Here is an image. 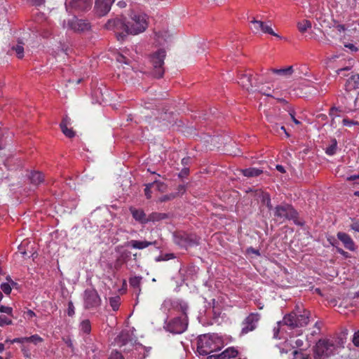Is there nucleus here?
Returning a JSON list of instances; mask_svg holds the SVG:
<instances>
[{
	"label": "nucleus",
	"instance_id": "obj_58",
	"mask_svg": "<svg viewBox=\"0 0 359 359\" xmlns=\"http://www.w3.org/2000/svg\"><path fill=\"white\" fill-rule=\"evenodd\" d=\"M27 316L29 317V318H33L36 316L35 313L32 311V310H28L27 311Z\"/></svg>",
	"mask_w": 359,
	"mask_h": 359
},
{
	"label": "nucleus",
	"instance_id": "obj_29",
	"mask_svg": "<svg viewBox=\"0 0 359 359\" xmlns=\"http://www.w3.org/2000/svg\"><path fill=\"white\" fill-rule=\"evenodd\" d=\"M298 29L300 32H305L309 28L311 27V22L309 20H304L297 24Z\"/></svg>",
	"mask_w": 359,
	"mask_h": 359
},
{
	"label": "nucleus",
	"instance_id": "obj_16",
	"mask_svg": "<svg viewBox=\"0 0 359 359\" xmlns=\"http://www.w3.org/2000/svg\"><path fill=\"white\" fill-rule=\"evenodd\" d=\"M129 210L135 221L142 224L148 223V216H147L143 210L130 207Z\"/></svg>",
	"mask_w": 359,
	"mask_h": 359
},
{
	"label": "nucleus",
	"instance_id": "obj_36",
	"mask_svg": "<svg viewBox=\"0 0 359 359\" xmlns=\"http://www.w3.org/2000/svg\"><path fill=\"white\" fill-rule=\"evenodd\" d=\"M12 320L4 316H0V326H4L5 325H11Z\"/></svg>",
	"mask_w": 359,
	"mask_h": 359
},
{
	"label": "nucleus",
	"instance_id": "obj_35",
	"mask_svg": "<svg viewBox=\"0 0 359 359\" xmlns=\"http://www.w3.org/2000/svg\"><path fill=\"white\" fill-rule=\"evenodd\" d=\"M343 125L345 126H359V122L357 121L350 120L348 118H345L342 121Z\"/></svg>",
	"mask_w": 359,
	"mask_h": 359
},
{
	"label": "nucleus",
	"instance_id": "obj_13",
	"mask_svg": "<svg viewBox=\"0 0 359 359\" xmlns=\"http://www.w3.org/2000/svg\"><path fill=\"white\" fill-rule=\"evenodd\" d=\"M67 27L74 32H85L90 28V25L87 21L79 20L76 17H73L72 19L68 20Z\"/></svg>",
	"mask_w": 359,
	"mask_h": 359
},
{
	"label": "nucleus",
	"instance_id": "obj_41",
	"mask_svg": "<svg viewBox=\"0 0 359 359\" xmlns=\"http://www.w3.org/2000/svg\"><path fill=\"white\" fill-rule=\"evenodd\" d=\"M189 174V167H184L182 170L178 174L179 177L184 178L186 177Z\"/></svg>",
	"mask_w": 359,
	"mask_h": 359
},
{
	"label": "nucleus",
	"instance_id": "obj_64",
	"mask_svg": "<svg viewBox=\"0 0 359 359\" xmlns=\"http://www.w3.org/2000/svg\"><path fill=\"white\" fill-rule=\"evenodd\" d=\"M6 280H7V283H9L13 280L10 276H7L6 278Z\"/></svg>",
	"mask_w": 359,
	"mask_h": 359
},
{
	"label": "nucleus",
	"instance_id": "obj_51",
	"mask_svg": "<svg viewBox=\"0 0 359 359\" xmlns=\"http://www.w3.org/2000/svg\"><path fill=\"white\" fill-rule=\"evenodd\" d=\"M351 228L353 231L359 232V221L354 222L353 224H351Z\"/></svg>",
	"mask_w": 359,
	"mask_h": 359
},
{
	"label": "nucleus",
	"instance_id": "obj_61",
	"mask_svg": "<svg viewBox=\"0 0 359 359\" xmlns=\"http://www.w3.org/2000/svg\"><path fill=\"white\" fill-rule=\"evenodd\" d=\"M155 259H156V262L165 261L164 258H163V255H160V256L156 257Z\"/></svg>",
	"mask_w": 359,
	"mask_h": 359
},
{
	"label": "nucleus",
	"instance_id": "obj_12",
	"mask_svg": "<svg viewBox=\"0 0 359 359\" xmlns=\"http://www.w3.org/2000/svg\"><path fill=\"white\" fill-rule=\"evenodd\" d=\"M250 22L252 25L251 29L255 33H259L261 32L262 33L269 34L280 38V36L273 32L271 24L269 25L268 23H265L262 20H255V18H252Z\"/></svg>",
	"mask_w": 359,
	"mask_h": 359
},
{
	"label": "nucleus",
	"instance_id": "obj_1",
	"mask_svg": "<svg viewBox=\"0 0 359 359\" xmlns=\"http://www.w3.org/2000/svg\"><path fill=\"white\" fill-rule=\"evenodd\" d=\"M148 23L145 15L135 14L130 21L125 22L120 19L109 20L105 27L108 29H114L118 41L123 40L128 34H138L147 28Z\"/></svg>",
	"mask_w": 359,
	"mask_h": 359
},
{
	"label": "nucleus",
	"instance_id": "obj_18",
	"mask_svg": "<svg viewBox=\"0 0 359 359\" xmlns=\"http://www.w3.org/2000/svg\"><path fill=\"white\" fill-rule=\"evenodd\" d=\"M359 88V74H352L345 83V90L347 92L355 90Z\"/></svg>",
	"mask_w": 359,
	"mask_h": 359
},
{
	"label": "nucleus",
	"instance_id": "obj_15",
	"mask_svg": "<svg viewBox=\"0 0 359 359\" xmlns=\"http://www.w3.org/2000/svg\"><path fill=\"white\" fill-rule=\"evenodd\" d=\"M238 79V83L243 88L248 91H254L255 83H252V75L250 74H242L239 75Z\"/></svg>",
	"mask_w": 359,
	"mask_h": 359
},
{
	"label": "nucleus",
	"instance_id": "obj_27",
	"mask_svg": "<svg viewBox=\"0 0 359 359\" xmlns=\"http://www.w3.org/2000/svg\"><path fill=\"white\" fill-rule=\"evenodd\" d=\"M31 182L34 184H39L43 181V175L40 172H34L30 176Z\"/></svg>",
	"mask_w": 359,
	"mask_h": 359
},
{
	"label": "nucleus",
	"instance_id": "obj_48",
	"mask_svg": "<svg viewBox=\"0 0 359 359\" xmlns=\"http://www.w3.org/2000/svg\"><path fill=\"white\" fill-rule=\"evenodd\" d=\"M152 184H154V185H156L157 189L162 191H163V189L165 187V184L159 181L156 180Z\"/></svg>",
	"mask_w": 359,
	"mask_h": 359
},
{
	"label": "nucleus",
	"instance_id": "obj_31",
	"mask_svg": "<svg viewBox=\"0 0 359 359\" xmlns=\"http://www.w3.org/2000/svg\"><path fill=\"white\" fill-rule=\"evenodd\" d=\"M12 50H15L16 55L19 59H21L24 57V48L21 44L18 43L15 46H13L12 47Z\"/></svg>",
	"mask_w": 359,
	"mask_h": 359
},
{
	"label": "nucleus",
	"instance_id": "obj_59",
	"mask_svg": "<svg viewBox=\"0 0 359 359\" xmlns=\"http://www.w3.org/2000/svg\"><path fill=\"white\" fill-rule=\"evenodd\" d=\"M266 206L267 208L271 210L272 209V205L271 203V199H270V197L268 196L267 197V203H266Z\"/></svg>",
	"mask_w": 359,
	"mask_h": 359
},
{
	"label": "nucleus",
	"instance_id": "obj_37",
	"mask_svg": "<svg viewBox=\"0 0 359 359\" xmlns=\"http://www.w3.org/2000/svg\"><path fill=\"white\" fill-rule=\"evenodd\" d=\"M154 186V184H148L144 189V194L147 198L149 199L151 198V188Z\"/></svg>",
	"mask_w": 359,
	"mask_h": 359
},
{
	"label": "nucleus",
	"instance_id": "obj_17",
	"mask_svg": "<svg viewBox=\"0 0 359 359\" xmlns=\"http://www.w3.org/2000/svg\"><path fill=\"white\" fill-rule=\"evenodd\" d=\"M158 243L157 241H137L131 240L127 243V246L134 249L143 250L150 245H156Z\"/></svg>",
	"mask_w": 359,
	"mask_h": 359
},
{
	"label": "nucleus",
	"instance_id": "obj_54",
	"mask_svg": "<svg viewBox=\"0 0 359 359\" xmlns=\"http://www.w3.org/2000/svg\"><path fill=\"white\" fill-rule=\"evenodd\" d=\"M178 193L183 194L186 191V187L184 185H179L177 187Z\"/></svg>",
	"mask_w": 359,
	"mask_h": 359
},
{
	"label": "nucleus",
	"instance_id": "obj_44",
	"mask_svg": "<svg viewBox=\"0 0 359 359\" xmlns=\"http://www.w3.org/2000/svg\"><path fill=\"white\" fill-rule=\"evenodd\" d=\"M27 341H28V337H25L15 338L11 342L12 344H13V343L24 344V343L27 342Z\"/></svg>",
	"mask_w": 359,
	"mask_h": 359
},
{
	"label": "nucleus",
	"instance_id": "obj_11",
	"mask_svg": "<svg viewBox=\"0 0 359 359\" xmlns=\"http://www.w3.org/2000/svg\"><path fill=\"white\" fill-rule=\"evenodd\" d=\"M93 0H72L65 4L67 10L74 12H86L92 8Z\"/></svg>",
	"mask_w": 359,
	"mask_h": 359
},
{
	"label": "nucleus",
	"instance_id": "obj_60",
	"mask_svg": "<svg viewBox=\"0 0 359 359\" xmlns=\"http://www.w3.org/2000/svg\"><path fill=\"white\" fill-rule=\"evenodd\" d=\"M349 69H350L349 67L339 69L337 70V74H340L341 72H343L344 71H348Z\"/></svg>",
	"mask_w": 359,
	"mask_h": 359
},
{
	"label": "nucleus",
	"instance_id": "obj_6",
	"mask_svg": "<svg viewBox=\"0 0 359 359\" xmlns=\"http://www.w3.org/2000/svg\"><path fill=\"white\" fill-rule=\"evenodd\" d=\"M273 216L277 221L282 223L286 220H295L298 217V213L291 205L284 203L275 207Z\"/></svg>",
	"mask_w": 359,
	"mask_h": 359
},
{
	"label": "nucleus",
	"instance_id": "obj_21",
	"mask_svg": "<svg viewBox=\"0 0 359 359\" xmlns=\"http://www.w3.org/2000/svg\"><path fill=\"white\" fill-rule=\"evenodd\" d=\"M254 91H258L262 95H264L268 97H273L272 93H273V90H271L270 87L265 86H260L259 82L255 83V90Z\"/></svg>",
	"mask_w": 359,
	"mask_h": 359
},
{
	"label": "nucleus",
	"instance_id": "obj_22",
	"mask_svg": "<svg viewBox=\"0 0 359 359\" xmlns=\"http://www.w3.org/2000/svg\"><path fill=\"white\" fill-rule=\"evenodd\" d=\"M79 331L83 334H86V337H90L91 332V323L88 319L83 320L79 324Z\"/></svg>",
	"mask_w": 359,
	"mask_h": 359
},
{
	"label": "nucleus",
	"instance_id": "obj_56",
	"mask_svg": "<svg viewBox=\"0 0 359 359\" xmlns=\"http://www.w3.org/2000/svg\"><path fill=\"white\" fill-rule=\"evenodd\" d=\"M290 116H291V118L293 121V122L296 124V125H299L301 124V122L299 121L297 118H295L294 117V113H290Z\"/></svg>",
	"mask_w": 359,
	"mask_h": 359
},
{
	"label": "nucleus",
	"instance_id": "obj_30",
	"mask_svg": "<svg viewBox=\"0 0 359 359\" xmlns=\"http://www.w3.org/2000/svg\"><path fill=\"white\" fill-rule=\"evenodd\" d=\"M121 304V298L119 296H116L109 298V304L112 309L116 311L119 309Z\"/></svg>",
	"mask_w": 359,
	"mask_h": 359
},
{
	"label": "nucleus",
	"instance_id": "obj_55",
	"mask_svg": "<svg viewBox=\"0 0 359 359\" xmlns=\"http://www.w3.org/2000/svg\"><path fill=\"white\" fill-rule=\"evenodd\" d=\"M346 180L348 181H354L356 180H359V175H351V176L348 177Z\"/></svg>",
	"mask_w": 359,
	"mask_h": 359
},
{
	"label": "nucleus",
	"instance_id": "obj_4",
	"mask_svg": "<svg viewBox=\"0 0 359 359\" xmlns=\"http://www.w3.org/2000/svg\"><path fill=\"white\" fill-rule=\"evenodd\" d=\"M336 345L328 339H319L313 347L314 359H327L334 354Z\"/></svg>",
	"mask_w": 359,
	"mask_h": 359
},
{
	"label": "nucleus",
	"instance_id": "obj_14",
	"mask_svg": "<svg viewBox=\"0 0 359 359\" xmlns=\"http://www.w3.org/2000/svg\"><path fill=\"white\" fill-rule=\"evenodd\" d=\"M115 0H95V9L100 15H106Z\"/></svg>",
	"mask_w": 359,
	"mask_h": 359
},
{
	"label": "nucleus",
	"instance_id": "obj_53",
	"mask_svg": "<svg viewBox=\"0 0 359 359\" xmlns=\"http://www.w3.org/2000/svg\"><path fill=\"white\" fill-rule=\"evenodd\" d=\"M163 258L165 261H168L169 259L175 258V256L172 253H168L163 255Z\"/></svg>",
	"mask_w": 359,
	"mask_h": 359
},
{
	"label": "nucleus",
	"instance_id": "obj_7",
	"mask_svg": "<svg viewBox=\"0 0 359 359\" xmlns=\"http://www.w3.org/2000/svg\"><path fill=\"white\" fill-rule=\"evenodd\" d=\"M166 56L165 50L159 49L150 56V62L152 66V74L156 78H161L164 74V59Z\"/></svg>",
	"mask_w": 359,
	"mask_h": 359
},
{
	"label": "nucleus",
	"instance_id": "obj_50",
	"mask_svg": "<svg viewBox=\"0 0 359 359\" xmlns=\"http://www.w3.org/2000/svg\"><path fill=\"white\" fill-rule=\"evenodd\" d=\"M292 343L297 348H301L304 345V341L301 339H296L292 341Z\"/></svg>",
	"mask_w": 359,
	"mask_h": 359
},
{
	"label": "nucleus",
	"instance_id": "obj_33",
	"mask_svg": "<svg viewBox=\"0 0 359 359\" xmlns=\"http://www.w3.org/2000/svg\"><path fill=\"white\" fill-rule=\"evenodd\" d=\"M142 278L140 276L131 277L129 279L130 285L134 288H139L140 285Z\"/></svg>",
	"mask_w": 359,
	"mask_h": 359
},
{
	"label": "nucleus",
	"instance_id": "obj_5",
	"mask_svg": "<svg viewBox=\"0 0 359 359\" xmlns=\"http://www.w3.org/2000/svg\"><path fill=\"white\" fill-rule=\"evenodd\" d=\"M173 241L181 248L187 249L199 244V238L195 233L177 231L173 233Z\"/></svg>",
	"mask_w": 359,
	"mask_h": 359
},
{
	"label": "nucleus",
	"instance_id": "obj_23",
	"mask_svg": "<svg viewBox=\"0 0 359 359\" xmlns=\"http://www.w3.org/2000/svg\"><path fill=\"white\" fill-rule=\"evenodd\" d=\"M168 218V215L167 213L154 212L148 215V222H159L161 220L166 219Z\"/></svg>",
	"mask_w": 359,
	"mask_h": 359
},
{
	"label": "nucleus",
	"instance_id": "obj_63",
	"mask_svg": "<svg viewBox=\"0 0 359 359\" xmlns=\"http://www.w3.org/2000/svg\"><path fill=\"white\" fill-rule=\"evenodd\" d=\"M4 350V344L2 343H0V353L3 352Z\"/></svg>",
	"mask_w": 359,
	"mask_h": 359
},
{
	"label": "nucleus",
	"instance_id": "obj_24",
	"mask_svg": "<svg viewBox=\"0 0 359 359\" xmlns=\"http://www.w3.org/2000/svg\"><path fill=\"white\" fill-rule=\"evenodd\" d=\"M270 71H271L273 73L276 74L283 76L285 77L290 76L294 72L292 66H289L286 68L283 69H270Z\"/></svg>",
	"mask_w": 359,
	"mask_h": 359
},
{
	"label": "nucleus",
	"instance_id": "obj_57",
	"mask_svg": "<svg viewBox=\"0 0 359 359\" xmlns=\"http://www.w3.org/2000/svg\"><path fill=\"white\" fill-rule=\"evenodd\" d=\"M276 169H277L278 171H279V172H280L282 173L285 172V170L284 167L283 165H276Z\"/></svg>",
	"mask_w": 359,
	"mask_h": 359
},
{
	"label": "nucleus",
	"instance_id": "obj_40",
	"mask_svg": "<svg viewBox=\"0 0 359 359\" xmlns=\"http://www.w3.org/2000/svg\"><path fill=\"white\" fill-rule=\"evenodd\" d=\"M0 312L5 313H7L8 315L12 316L13 309L10 306H1Z\"/></svg>",
	"mask_w": 359,
	"mask_h": 359
},
{
	"label": "nucleus",
	"instance_id": "obj_43",
	"mask_svg": "<svg viewBox=\"0 0 359 359\" xmlns=\"http://www.w3.org/2000/svg\"><path fill=\"white\" fill-rule=\"evenodd\" d=\"M21 351H22L24 357H25L26 358H29V359L31 358V353H30L29 349L27 347L22 346L21 347Z\"/></svg>",
	"mask_w": 359,
	"mask_h": 359
},
{
	"label": "nucleus",
	"instance_id": "obj_42",
	"mask_svg": "<svg viewBox=\"0 0 359 359\" xmlns=\"http://www.w3.org/2000/svg\"><path fill=\"white\" fill-rule=\"evenodd\" d=\"M75 313L74 306L72 302L68 303L67 314L69 316H73Z\"/></svg>",
	"mask_w": 359,
	"mask_h": 359
},
{
	"label": "nucleus",
	"instance_id": "obj_20",
	"mask_svg": "<svg viewBox=\"0 0 359 359\" xmlns=\"http://www.w3.org/2000/svg\"><path fill=\"white\" fill-rule=\"evenodd\" d=\"M83 340L84 342L86 344V346L85 347L86 354L88 355H90V353H93V357L97 356V354L99 353V350L96 345L91 343V338L90 337H84Z\"/></svg>",
	"mask_w": 359,
	"mask_h": 359
},
{
	"label": "nucleus",
	"instance_id": "obj_19",
	"mask_svg": "<svg viewBox=\"0 0 359 359\" xmlns=\"http://www.w3.org/2000/svg\"><path fill=\"white\" fill-rule=\"evenodd\" d=\"M337 238L343 243L346 249L349 250H354V243L349 235L344 232H339L337 233Z\"/></svg>",
	"mask_w": 359,
	"mask_h": 359
},
{
	"label": "nucleus",
	"instance_id": "obj_45",
	"mask_svg": "<svg viewBox=\"0 0 359 359\" xmlns=\"http://www.w3.org/2000/svg\"><path fill=\"white\" fill-rule=\"evenodd\" d=\"M345 31L344 25H338L336 26L335 29H333L332 32H336L337 34H339L340 37H341V33Z\"/></svg>",
	"mask_w": 359,
	"mask_h": 359
},
{
	"label": "nucleus",
	"instance_id": "obj_38",
	"mask_svg": "<svg viewBox=\"0 0 359 359\" xmlns=\"http://www.w3.org/2000/svg\"><path fill=\"white\" fill-rule=\"evenodd\" d=\"M109 359H124V358L120 352L115 351L111 353Z\"/></svg>",
	"mask_w": 359,
	"mask_h": 359
},
{
	"label": "nucleus",
	"instance_id": "obj_62",
	"mask_svg": "<svg viewBox=\"0 0 359 359\" xmlns=\"http://www.w3.org/2000/svg\"><path fill=\"white\" fill-rule=\"evenodd\" d=\"M170 198V196H163V197L161 198V200H160V201H161V202H164V201H166L169 200Z\"/></svg>",
	"mask_w": 359,
	"mask_h": 359
},
{
	"label": "nucleus",
	"instance_id": "obj_10",
	"mask_svg": "<svg viewBox=\"0 0 359 359\" xmlns=\"http://www.w3.org/2000/svg\"><path fill=\"white\" fill-rule=\"evenodd\" d=\"M259 320L260 315L258 313H250L242 323L241 334H246L254 331L257 328Z\"/></svg>",
	"mask_w": 359,
	"mask_h": 359
},
{
	"label": "nucleus",
	"instance_id": "obj_9",
	"mask_svg": "<svg viewBox=\"0 0 359 359\" xmlns=\"http://www.w3.org/2000/svg\"><path fill=\"white\" fill-rule=\"evenodd\" d=\"M188 326V320L182 317H176L168 322L166 325L167 330L173 334L184 332Z\"/></svg>",
	"mask_w": 359,
	"mask_h": 359
},
{
	"label": "nucleus",
	"instance_id": "obj_49",
	"mask_svg": "<svg viewBox=\"0 0 359 359\" xmlns=\"http://www.w3.org/2000/svg\"><path fill=\"white\" fill-rule=\"evenodd\" d=\"M353 343L355 346H359V330L354 334Z\"/></svg>",
	"mask_w": 359,
	"mask_h": 359
},
{
	"label": "nucleus",
	"instance_id": "obj_52",
	"mask_svg": "<svg viewBox=\"0 0 359 359\" xmlns=\"http://www.w3.org/2000/svg\"><path fill=\"white\" fill-rule=\"evenodd\" d=\"M340 111V110H339L338 108H337V107H332V108L330 109L329 114H330V116H337V115L335 114H336V112H337V111Z\"/></svg>",
	"mask_w": 359,
	"mask_h": 359
},
{
	"label": "nucleus",
	"instance_id": "obj_32",
	"mask_svg": "<svg viewBox=\"0 0 359 359\" xmlns=\"http://www.w3.org/2000/svg\"><path fill=\"white\" fill-rule=\"evenodd\" d=\"M43 341V339L41 337L39 334H35L30 337H28V341L29 343H32L34 345H37L39 343H41Z\"/></svg>",
	"mask_w": 359,
	"mask_h": 359
},
{
	"label": "nucleus",
	"instance_id": "obj_25",
	"mask_svg": "<svg viewBox=\"0 0 359 359\" xmlns=\"http://www.w3.org/2000/svg\"><path fill=\"white\" fill-rule=\"evenodd\" d=\"M241 171L244 176L248 177H257L263 172L262 170L255 168L243 169Z\"/></svg>",
	"mask_w": 359,
	"mask_h": 359
},
{
	"label": "nucleus",
	"instance_id": "obj_26",
	"mask_svg": "<svg viewBox=\"0 0 359 359\" xmlns=\"http://www.w3.org/2000/svg\"><path fill=\"white\" fill-rule=\"evenodd\" d=\"M60 128L63 134L69 138H72L75 136V132L72 130V128H67V121L66 119H63L60 123Z\"/></svg>",
	"mask_w": 359,
	"mask_h": 359
},
{
	"label": "nucleus",
	"instance_id": "obj_2",
	"mask_svg": "<svg viewBox=\"0 0 359 359\" xmlns=\"http://www.w3.org/2000/svg\"><path fill=\"white\" fill-rule=\"evenodd\" d=\"M223 346V341L215 334H205L198 337L197 351L200 355H207L219 351Z\"/></svg>",
	"mask_w": 359,
	"mask_h": 359
},
{
	"label": "nucleus",
	"instance_id": "obj_28",
	"mask_svg": "<svg viewBox=\"0 0 359 359\" xmlns=\"http://www.w3.org/2000/svg\"><path fill=\"white\" fill-rule=\"evenodd\" d=\"M337 149V142L336 139L331 140V144L325 149V154L328 156H333Z\"/></svg>",
	"mask_w": 359,
	"mask_h": 359
},
{
	"label": "nucleus",
	"instance_id": "obj_39",
	"mask_svg": "<svg viewBox=\"0 0 359 359\" xmlns=\"http://www.w3.org/2000/svg\"><path fill=\"white\" fill-rule=\"evenodd\" d=\"M180 311H182V318H185L186 319H187V311L188 310V306L187 304L184 303V304H180Z\"/></svg>",
	"mask_w": 359,
	"mask_h": 359
},
{
	"label": "nucleus",
	"instance_id": "obj_47",
	"mask_svg": "<svg viewBox=\"0 0 359 359\" xmlns=\"http://www.w3.org/2000/svg\"><path fill=\"white\" fill-rule=\"evenodd\" d=\"M191 158L189 156L184 157L182 159L181 163L184 167H188V165L191 163Z\"/></svg>",
	"mask_w": 359,
	"mask_h": 359
},
{
	"label": "nucleus",
	"instance_id": "obj_3",
	"mask_svg": "<svg viewBox=\"0 0 359 359\" xmlns=\"http://www.w3.org/2000/svg\"><path fill=\"white\" fill-rule=\"evenodd\" d=\"M311 317V312L306 309H301L298 306L296 309L285 315L283 319L284 325L292 329L306 326Z\"/></svg>",
	"mask_w": 359,
	"mask_h": 359
},
{
	"label": "nucleus",
	"instance_id": "obj_8",
	"mask_svg": "<svg viewBox=\"0 0 359 359\" xmlns=\"http://www.w3.org/2000/svg\"><path fill=\"white\" fill-rule=\"evenodd\" d=\"M101 298L95 289H86L84 291L83 307L85 309H97L101 306Z\"/></svg>",
	"mask_w": 359,
	"mask_h": 359
},
{
	"label": "nucleus",
	"instance_id": "obj_46",
	"mask_svg": "<svg viewBox=\"0 0 359 359\" xmlns=\"http://www.w3.org/2000/svg\"><path fill=\"white\" fill-rule=\"evenodd\" d=\"M117 61L120 63H124L126 65L130 64V60L126 58L125 56L120 55L116 58Z\"/></svg>",
	"mask_w": 359,
	"mask_h": 359
},
{
	"label": "nucleus",
	"instance_id": "obj_34",
	"mask_svg": "<svg viewBox=\"0 0 359 359\" xmlns=\"http://www.w3.org/2000/svg\"><path fill=\"white\" fill-rule=\"evenodd\" d=\"M0 287L6 294H9L11 292L12 288L9 283H1Z\"/></svg>",
	"mask_w": 359,
	"mask_h": 359
}]
</instances>
